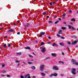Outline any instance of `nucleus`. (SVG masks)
Listing matches in <instances>:
<instances>
[{
    "label": "nucleus",
    "instance_id": "obj_33",
    "mask_svg": "<svg viewBox=\"0 0 78 78\" xmlns=\"http://www.w3.org/2000/svg\"><path fill=\"white\" fill-rule=\"evenodd\" d=\"M42 14L43 15H45V14H46V13L45 12L42 13Z\"/></svg>",
    "mask_w": 78,
    "mask_h": 78
},
{
    "label": "nucleus",
    "instance_id": "obj_18",
    "mask_svg": "<svg viewBox=\"0 0 78 78\" xmlns=\"http://www.w3.org/2000/svg\"><path fill=\"white\" fill-rule=\"evenodd\" d=\"M28 26H29V23H28L27 25H24V27H28Z\"/></svg>",
    "mask_w": 78,
    "mask_h": 78
},
{
    "label": "nucleus",
    "instance_id": "obj_48",
    "mask_svg": "<svg viewBox=\"0 0 78 78\" xmlns=\"http://www.w3.org/2000/svg\"><path fill=\"white\" fill-rule=\"evenodd\" d=\"M1 76H2L3 77V76H5V75H1Z\"/></svg>",
    "mask_w": 78,
    "mask_h": 78
},
{
    "label": "nucleus",
    "instance_id": "obj_27",
    "mask_svg": "<svg viewBox=\"0 0 78 78\" xmlns=\"http://www.w3.org/2000/svg\"><path fill=\"white\" fill-rule=\"evenodd\" d=\"M62 29H64V30H66V27H62Z\"/></svg>",
    "mask_w": 78,
    "mask_h": 78
},
{
    "label": "nucleus",
    "instance_id": "obj_22",
    "mask_svg": "<svg viewBox=\"0 0 78 78\" xmlns=\"http://www.w3.org/2000/svg\"><path fill=\"white\" fill-rule=\"evenodd\" d=\"M68 27L69 29H71V28H72V26L69 25Z\"/></svg>",
    "mask_w": 78,
    "mask_h": 78
},
{
    "label": "nucleus",
    "instance_id": "obj_49",
    "mask_svg": "<svg viewBox=\"0 0 78 78\" xmlns=\"http://www.w3.org/2000/svg\"><path fill=\"white\" fill-rule=\"evenodd\" d=\"M62 55H64V53L63 52H62Z\"/></svg>",
    "mask_w": 78,
    "mask_h": 78
},
{
    "label": "nucleus",
    "instance_id": "obj_47",
    "mask_svg": "<svg viewBox=\"0 0 78 78\" xmlns=\"http://www.w3.org/2000/svg\"><path fill=\"white\" fill-rule=\"evenodd\" d=\"M72 10H69V12L70 13H71L72 12Z\"/></svg>",
    "mask_w": 78,
    "mask_h": 78
},
{
    "label": "nucleus",
    "instance_id": "obj_64",
    "mask_svg": "<svg viewBox=\"0 0 78 78\" xmlns=\"http://www.w3.org/2000/svg\"><path fill=\"white\" fill-rule=\"evenodd\" d=\"M48 44H50V42H48Z\"/></svg>",
    "mask_w": 78,
    "mask_h": 78
},
{
    "label": "nucleus",
    "instance_id": "obj_21",
    "mask_svg": "<svg viewBox=\"0 0 78 78\" xmlns=\"http://www.w3.org/2000/svg\"><path fill=\"white\" fill-rule=\"evenodd\" d=\"M71 21H74V22H75V19H71Z\"/></svg>",
    "mask_w": 78,
    "mask_h": 78
},
{
    "label": "nucleus",
    "instance_id": "obj_42",
    "mask_svg": "<svg viewBox=\"0 0 78 78\" xmlns=\"http://www.w3.org/2000/svg\"><path fill=\"white\" fill-rule=\"evenodd\" d=\"M66 15V14L65 13H64L63 15V16H65Z\"/></svg>",
    "mask_w": 78,
    "mask_h": 78
},
{
    "label": "nucleus",
    "instance_id": "obj_37",
    "mask_svg": "<svg viewBox=\"0 0 78 78\" xmlns=\"http://www.w3.org/2000/svg\"><path fill=\"white\" fill-rule=\"evenodd\" d=\"M8 47H11V45L10 44H9L8 45Z\"/></svg>",
    "mask_w": 78,
    "mask_h": 78
},
{
    "label": "nucleus",
    "instance_id": "obj_16",
    "mask_svg": "<svg viewBox=\"0 0 78 78\" xmlns=\"http://www.w3.org/2000/svg\"><path fill=\"white\" fill-rule=\"evenodd\" d=\"M17 55H22V53L21 52H20L19 53H16Z\"/></svg>",
    "mask_w": 78,
    "mask_h": 78
},
{
    "label": "nucleus",
    "instance_id": "obj_4",
    "mask_svg": "<svg viewBox=\"0 0 78 78\" xmlns=\"http://www.w3.org/2000/svg\"><path fill=\"white\" fill-rule=\"evenodd\" d=\"M58 75V73H55L54 74H52L51 75H50L51 77L52 76H56L57 75Z\"/></svg>",
    "mask_w": 78,
    "mask_h": 78
},
{
    "label": "nucleus",
    "instance_id": "obj_57",
    "mask_svg": "<svg viewBox=\"0 0 78 78\" xmlns=\"http://www.w3.org/2000/svg\"><path fill=\"white\" fill-rule=\"evenodd\" d=\"M36 76H34L32 77V78H36Z\"/></svg>",
    "mask_w": 78,
    "mask_h": 78
},
{
    "label": "nucleus",
    "instance_id": "obj_14",
    "mask_svg": "<svg viewBox=\"0 0 78 78\" xmlns=\"http://www.w3.org/2000/svg\"><path fill=\"white\" fill-rule=\"evenodd\" d=\"M25 48L26 49H28L29 50H30V47H25Z\"/></svg>",
    "mask_w": 78,
    "mask_h": 78
},
{
    "label": "nucleus",
    "instance_id": "obj_39",
    "mask_svg": "<svg viewBox=\"0 0 78 78\" xmlns=\"http://www.w3.org/2000/svg\"><path fill=\"white\" fill-rule=\"evenodd\" d=\"M61 39H65V38L63 37H61Z\"/></svg>",
    "mask_w": 78,
    "mask_h": 78
},
{
    "label": "nucleus",
    "instance_id": "obj_2",
    "mask_svg": "<svg viewBox=\"0 0 78 78\" xmlns=\"http://www.w3.org/2000/svg\"><path fill=\"white\" fill-rule=\"evenodd\" d=\"M53 69L54 70H58L59 68L57 66H54L52 67Z\"/></svg>",
    "mask_w": 78,
    "mask_h": 78
},
{
    "label": "nucleus",
    "instance_id": "obj_60",
    "mask_svg": "<svg viewBox=\"0 0 78 78\" xmlns=\"http://www.w3.org/2000/svg\"><path fill=\"white\" fill-rule=\"evenodd\" d=\"M47 17L48 18H49V16H47Z\"/></svg>",
    "mask_w": 78,
    "mask_h": 78
},
{
    "label": "nucleus",
    "instance_id": "obj_40",
    "mask_svg": "<svg viewBox=\"0 0 78 78\" xmlns=\"http://www.w3.org/2000/svg\"><path fill=\"white\" fill-rule=\"evenodd\" d=\"M7 77H11V76L8 75H7Z\"/></svg>",
    "mask_w": 78,
    "mask_h": 78
},
{
    "label": "nucleus",
    "instance_id": "obj_28",
    "mask_svg": "<svg viewBox=\"0 0 78 78\" xmlns=\"http://www.w3.org/2000/svg\"><path fill=\"white\" fill-rule=\"evenodd\" d=\"M6 44H5L4 45V48H6Z\"/></svg>",
    "mask_w": 78,
    "mask_h": 78
},
{
    "label": "nucleus",
    "instance_id": "obj_9",
    "mask_svg": "<svg viewBox=\"0 0 78 78\" xmlns=\"http://www.w3.org/2000/svg\"><path fill=\"white\" fill-rule=\"evenodd\" d=\"M77 43V41H75L72 43V45H75Z\"/></svg>",
    "mask_w": 78,
    "mask_h": 78
},
{
    "label": "nucleus",
    "instance_id": "obj_46",
    "mask_svg": "<svg viewBox=\"0 0 78 78\" xmlns=\"http://www.w3.org/2000/svg\"><path fill=\"white\" fill-rule=\"evenodd\" d=\"M48 38L49 39H51V37H48Z\"/></svg>",
    "mask_w": 78,
    "mask_h": 78
},
{
    "label": "nucleus",
    "instance_id": "obj_32",
    "mask_svg": "<svg viewBox=\"0 0 78 78\" xmlns=\"http://www.w3.org/2000/svg\"><path fill=\"white\" fill-rule=\"evenodd\" d=\"M74 64H76V65H77V66H78V63L76 62V63H75Z\"/></svg>",
    "mask_w": 78,
    "mask_h": 78
},
{
    "label": "nucleus",
    "instance_id": "obj_1",
    "mask_svg": "<svg viewBox=\"0 0 78 78\" xmlns=\"http://www.w3.org/2000/svg\"><path fill=\"white\" fill-rule=\"evenodd\" d=\"M76 69L74 68H73L71 70V73H73V75H76Z\"/></svg>",
    "mask_w": 78,
    "mask_h": 78
},
{
    "label": "nucleus",
    "instance_id": "obj_41",
    "mask_svg": "<svg viewBox=\"0 0 78 78\" xmlns=\"http://www.w3.org/2000/svg\"><path fill=\"white\" fill-rule=\"evenodd\" d=\"M55 43H54L52 45V46L54 47V46H55Z\"/></svg>",
    "mask_w": 78,
    "mask_h": 78
},
{
    "label": "nucleus",
    "instance_id": "obj_53",
    "mask_svg": "<svg viewBox=\"0 0 78 78\" xmlns=\"http://www.w3.org/2000/svg\"><path fill=\"white\" fill-rule=\"evenodd\" d=\"M61 76H64V74H61Z\"/></svg>",
    "mask_w": 78,
    "mask_h": 78
},
{
    "label": "nucleus",
    "instance_id": "obj_24",
    "mask_svg": "<svg viewBox=\"0 0 78 78\" xmlns=\"http://www.w3.org/2000/svg\"><path fill=\"white\" fill-rule=\"evenodd\" d=\"M59 22V21H57L55 22V24H57Z\"/></svg>",
    "mask_w": 78,
    "mask_h": 78
},
{
    "label": "nucleus",
    "instance_id": "obj_36",
    "mask_svg": "<svg viewBox=\"0 0 78 78\" xmlns=\"http://www.w3.org/2000/svg\"><path fill=\"white\" fill-rule=\"evenodd\" d=\"M6 71H2V73H6Z\"/></svg>",
    "mask_w": 78,
    "mask_h": 78
},
{
    "label": "nucleus",
    "instance_id": "obj_11",
    "mask_svg": "<svg viewBox=\"0 0 78 78\" xmlns=\"http://www.w3.org/2000/svg\"><path fill=\"white\" fill-rule=\"evenodd\" d=\"M31 69H36V67H35V66H33L31 67Z\"/></svg>",
    "mask_w": 78,
    "mask_h": 78
},
{
    "label": "nucleus",
    "instance_id": "obj_26",
    "mask_svg": "<svg viewBox=\"0 0 78 78\" xmlns=\"http://www.w3.org/2000/svg\"><path fill=\"white\" fill-rule=\"evenodd\" d=\"M29 56L30 58H33V56L31 55H29Z\"/></svg>",
    "mask_w": 78,
    "mask_h": 78
},
{
    "label": "nucleus",
    "instance_id": "obj_6",
    "mask_svg": "<svg viewBox=\"0 0 78 78\" xmlns=\"http://www.w3.org/2000/svg\"><path fill=\"white\" fill-rule=\"evenodd\" d=\"M29 75H30V74H26L25 75L24 78H27Z\"/></svg>",
    "mask_w": 78,
    "mask_h": 78
},
{
    "label": "nucleus",
    "instance_id": "obj_29",
    "mask_svg": "<svg viewBox=\"0 0 78 78\" xmlns=\"http://www.w3.org/2000/svg\"><path fill=\"white\" fill-rule=\"evenodd\" d=\"M20 77H21V78H25V77H24V76H23L22 75H21L20 76Z\"/></svg>",
    "mask_w": 78,
    "mask_h": 78
},
{
    "label": "nucleus",
    "instance_id": "obj_63",
    "mask_svg": "<svg viewBox=\"0 0 78 78\" xmlns=\"http://www.w3.org/2000/svg\"><path fill=\"white\" fill-rule=\"evenodd\" d=\"M14 25L15 26L16 25V23H14Z\"/></svg>",
    "mask_w": 78,
    "mask_h": 78
},
{
    "label": "nucleus",
    "instance_id": "obj_38",
    "mask_svg": "<svg viewBox=\"0 0 78 78\" xmlns=\"http://www.w3.org/2000/svg\"><path fill=\"white\" fill-rule=\"evenodd\" d=\"M68 44H69V45H70V44H71V43H70V42H68Z\"/></svg>",
    "mask_w": 78,
    "mask_h": 78
},
{
    "label": "nucleus",
    "instance_id": "obj_50",
    "mask_svg": "<svg viewBox=\"0 0 78 78\" xmlns=\"http://www.w3.org/2000/svg\"><path fill=\"white\" fill-rule=\"evenodd\" d=\"M46 59H50V57H48L46 58Z\"/></svg>",
    "mask_w": 78,
    "mask_h": 78
},
{
    "label": "nucleus",
    "instance_id": "obj_54",
    "mask_svg": "<svg viewBox=\"0 0 78 78\" xmlns=\"http://www.w3.org/2000/svg\"><path fill=\"white\" fill-rule=\"evenodd\" d=\"M58 20H61V19L60 18H58Z\"/></svg>",
    "mask_w": 78,
    "mask_h": 78
},
{
    "label": "nucleus",
    "instance_id": "obj_15",
    "mask_svg": "<svg viewBox=\"0 0 78 78\" xmlns=\"http://www.w3.org/2000/svg\"><path fill=\"white\" fill-rule=\"evenodd\" d=\"M59 44L60 45H61V46H64V43H60Z\"/></svg>",
    "mask_w": 78,
    "mask_h": 78
},
{
    "label": "nucleus",
    "instance_id": "obj_12",
    "mask_svg": "<svg viewBox=\"0 0 78 78\" xmlns=\"http://www.w3.org/2000/svg\"><path fill=\"white\" fill-rule=\"evenodd\" d=\"M62 30H60L58 32V33L60 34H62Z\"/></svg>",
    "mask_w": 78,
    "mask_h": 78
},
{
    "label": "nucleus",
    "instance_id": "obj_62",
    "mask_svg": "<svg viewBox=\"0 0 78 78\" xmlns=\"http://www.w3.org/2000/svg\"><path fill=\"white\" fill-rule=\"evenodd\" d=\"M52 3L53 4H54V3H55V2H52Z\"/></svg>",
    "mask_w": 78,
    "mask_h": 78
},
{
    "label": "nucleus",
    "instance_id": "obj_34",
    "mask_svg": "<svg viewBox=\"0 0 78 78\" xmlns=\"http://www.w3.org/2000/svg\"><path fill=\"white\" fill-rule=\"evenodd\" d=\"M2 67H5V65H2Z\"/></svg>",
    "mask_w": 78,
    "mask_h": 78
},
{
    "label": "nucleus",
    "instance_id": "obj_52",
    "mask_svg": "<svg viewBox=\"0 0 78 78\" xmlns=\"http://www.w3.org/2000/svg\"><path fill=\"white\" fill-rule=\"evenodd\" d=\"M20 33L19 32H18L17 33V34H20Z\"/></svg>",
    "mask_w": 78,
    "mask_h": 78
},
{
    "label": "nucleus",
    "instance_id": "obj_19",
    "mask_svg": "<svg viewBox=\"0 0 78 78\" xmlns=\"http://www.w3.org/2000/svg\"><path fill=\"white\" fill-rule=\"evenodd\" d=\"M48 23H53V22L49 20Z\"/></svg>",
    "mask_w": 78,
    "mask_h": 78
},
{
    "label": "nucleus",
    "instance_id": "obj_51",
    "mask_svg": "<svg viewBox=\"0 0 78 78\" xmlns=\"http://www.w3.org/2000/svg\"><path fill=\"white\" fill-rule=\"evenodd\" d=\"M50 5H53V4H52V3L50 2Z\"/></svg>",
    "mask_w": 78,
    "mask_h": 78
},
{
    "label": "nucleus",
    "instance_id": "obj_20",
    "mask_svg": "<svg viewBox=\"0 0 78 78\" xmlns=\"http://www.w3.org/2000/svg\"><path fill=\"white\" fill-rule=\"evenodd\" d=\"M59 63H62V64H64V62H62L61 61H59Z\"/></svg>",
    "mask_w": 78,
    "mask_h": 78
},
{
    "label": "nucleus",
    "instance_id": "obj_17",
    "mask_svg": "<svg viewBox=\"0 0 78 78\" xmlns=\"http://www.w3.org/2000/svg\"><path fill=\"white\" fill-rule=\"evenodd\" d=\"M41 75H42V76H45V74L43 73H41Z\"/></svg>",
    "mask_w": 78,
    "mask_h": 78
},
{
    "label": "nucleus",
    "instance_id": "obj_31",
    "mask_svg": "<svg viewBox=\"0 0 78 78\" xmlns=\"http://www.w3.org/2000/svg\"><path fill=\"white\" fill-rule=\"evenodd\" d=\"M57 36L58 37H61V36H60V35H59V34H57Z\"/></svg>",
    "mask_w": 78,
    "mask_h": 78
},
{
    "label": "nucleus",
    "instance_id": "obj_3",
    "mask_svg": "<svg viewBox=\"0 0 78 78\" xmlns=\"http://www.w3.org/2000/svg\"><path fill=\"white\" fill-rule=\"evenodd\" d=\"M44 67L45 66H44V65H41V66H40V70H41V71H42H42H43L42 69H44Z\"/></svg>",
    "mask_w": 78,
    "mask_h": 78
},
{
    "label": "nucleus",
    "instance_id": "obj_35",
    "mask_svg": "<svg viewBox=\"0 0 78 78\" xmlns=\"http://www.w3.org/2000/svg\"><path fill=\"white\" fill-rule=\"evenodd\" d=\"M28 64H32V62H28Z\"/></svg>",
    "mask_w": 78,
    "mask_h": 78
},
{
    "label": "nucleus",
    "instance_id": "obj_43",
    "mask_svg": "<svg viewBox=\"0 0 78 78\" xmlns=\"http://www.w3.org/2000/svg\"><path fill=\"white\" fill-rule=\"evenodd\" d=\"M27 78H31V77L29 75V76H28V77Z\"/></svg>",
    "mask_w": 78,
    "mask_h": 78
},
{
    "label": "nucleus",
    "instance_id": "obj_10",
    "mask_svg": "<svg viewBox=\"0 0 78 78\" xmlns=\"http://www.w3.org/2000/svg\"><path fill=\"white\" fill-rule=\"evenodd\" d=\"M51 55L52 56H54V57H56V54L55 53H52Z\"/></svg>",
    "mask_w": 78,
    "mask_h": 78
},
{
    "label": "nucleus",
    "instance_id": "obj_7",
    "mask_svg": "<svg viewBox=\"0 0 78 78\" xmlns=\"http://www.w3.org/2000/svg\"><path fill=\"white\" fill-rule=\"evenodd\" d=\"M40 35H41V36H42V35H44V34H45V33L44 32H40Z\"/></svg>",
    "mask_w": 78,
    "mask_h": 78
},
{
    "label": "nucleus",
    "instance_id": "obj_25",
    "mask_svg": "<svg viewBox=\"0 0 78 78\" xmlns=\"http://www.w3.org/2000/svg\"><path fill=\"white\" fill-rule=\"evenodd\" d=\"M72 30H76V29L75 28H74V27H73L72 28Z\"/></svg>",
    "mask_w": 78,
    "mask_h": 78
},
{
    "label": "nucleus",
    "instance_id": "obj_30",
    "mask_svg": "<svg viewBox=\"0 0 78 78\" xmlns=\"http://www.w3.org/2000/svg\"><path fill=\"white\" fill-rule=\"evenodd\" d=\"M15 62L17 63H19V62H20V61L16 60V61Z\"/></svg>",
    "mask_w": 78,
    "mask_h": 78
},
{
    "label": "nucleus",
    "instance_id": "obj_56",
    "mask_svg": "<svg viewBox=\"0 0 78 78\" xmlns=\"http://www.w3.org/2000/svg\"><path fill=\"white\" fill-rule=\"evenodd\" d=\"M55 46H56L58 47V45L56 44H55Z\"/></svg>",
    "mask_w": 78,
    "mask_h": 78
},
{
    "label": "nucleus",
    "instance_id": "obj_8",
    "mask_svg": "<svg viewBox=\"0 0 78 78\" xmlns=\"http://www.w3.org/2000/svg\"><path fill=\"white\" fill-rule=\"evenodd\" d=\"M46 51V50H45V48H43L42 50H41V51H42L43 52H44Z\"/></svg>",
    "mask_w": 78,
    "mask_h": 78
},
{
    "label": "nucleus",
    "instance_id": "obj_61",
    "mask_svg": "<svg viewBox=\"0 0 78 78\" xmlns=\"http://www.w3.org/2000/svg\"><path fill=\"white\" fill-rule=\"evenodd\" d=\"M33 55H35V54H34V52H33Z\"/></svg>",
    "mask_w": 78,
    "mask_h": 78
},
{
    "label": "nucleus",
    "instance_id": "obj_44",
    "mask_svg": "<svg viewBox=\"0 0 78 78\" xmlns=\"http://www.w3.org/2000/svg\"><path fill=\"white\" fill-rule=\"evenodd\" d=\"M7 36H6L5 37V39H7Z\"/></svg>",
    "mask_w": 78,
    "mask_h": 78
},
{
    "label": "nucleus",
    "instance_id": "obj_13",
    "mask_svg": "<svg viewBox=\"0 0 78 78\" xmlns=\"http://www.w3.org/2000/svg\"><path fill=\"white\" fill-rule=\"evenodd\" d=\"M14 31V30H13L12 29H11L10 30H9L8 31V32H13Z\"/></svg>",
    "mask_w": 78,
    "mask_h": 78
},
{
    "label": "nucleus",
    "instance_id": "obj_58",
    "mask_svg": "<svg viewBox=\"0 0 78 78\" xmlns=\"http://www.w3.org/2000/svg\"><path fill=\"white\" fill-rule=\"evenodd\" d=\"M0 49H1V50H2V48L0 47Z\"/></svg>",
    "mask_w": 78,
    "mask_h": 78
},
{
    "label": "nucleus",
    "instance_id": "obj_5",
    "mask_svg": "<svg viewBox=\"0 0 78 78\" xmlns=\"http://www.w3.org/2000/svg\"><path fill=\"white\" fill-rule=\"evenodd\" d=\"M72 62H73V64H75V63H76V61L75 59H73L72 60Z\"/></svg>",
    "mask_w": 78,
    "mask_h": 78
},
{
    "label": "nucleus",
    "instance_id": "obj_23",
    "mask_svg": "<svg viewBox=\"0 0 78 78\" xmlns=\"http://www.w3.org/2000/svg\"><path fill=\"white\" fill-rule=\"evenodd\" d=\"M41 45H44V42H41Z\"/></svg>",
    "mask_w": 78,
    "mask_h": 78
},
{
    "label": "nucleus",
    "instance_id": "obj_55",
    "mask_svg": "<svg viewBox=\"0 0 78 78\" xmlns=\"http://www.w3.org/2000/svg\"><path fill=\"white\" fill-rule=\"evenodd\" d=\"M17 22L18 23H19V22H20V20L18 21Z\"/></svg>",
    "mask_w": 78,
    "mask_h": 78
},
{
    "label": "nucleus",
    "instance_id": "obj_45",
    "mask_svg": "<svg viewBox=\"0 0 78 78\" xmlns=\"http://www.w3.org/2000/svg\"><path fill=\"white\" fill-rule=\"evenodd\" d=\"M65 18H66V17H65V16H63L62 17V19H65Z\"/></svg>",
    "mask_w": 78,
    "mask_h": 78
},
{
    "label": "nucleus",
    "instance_id": "obj_59",
    "mask_svg": "<svg viewBox=\"0 0 78 78\" xmlns=\"http://www.w3.org/2000/svg\"><path fill=\"white\" fill-rule=\"evenodd\" d=\"M19 65H20V64H19V63L18 65L17 66V67H19Z\"/></svg>",
    "mask_w": 78,
    "mask_h": 78
}]
</instances>
